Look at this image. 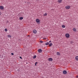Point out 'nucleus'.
<instances>
[{
    "instance_id": "obj_1",
    "label": "nucleus",
    "mask_w": 78,
    "mask_h": 78,
    "mask_svg": "<svg viewBox=\"0 0 78 78\" xmlns=\"http://www.w3.org/2000/svg\"><path fill=\"white\" fill-rule=\"evenodd\" d=\"M65 8L66 9H69L70 8V6L68 5L65 7Z\"/></svg>"
},
{
    "instance_id": "obj_2",
    "label": "nucleus",
    "mask_w": 78,
    "mask_h": 78,
    "mask_svg": "<svg viewBox=\"0 0 78 78\" xmlns=\"http://www.w3.org/2000/svg\"><path fill=\"white\" fill-rule=\"evenodd\" d=\"M66 37L68 38L69 37L70 35L69 34H66Z\"/></svg>"
},
{
    "instance_id": "obj_3",
    "label": "nucleus",
    "mask_w": 78,
    "mask_h": 78,
    "mask_svg": "<svg viewBox=\"0 0 78 78\" xmlns=\"http://www.w3.org/2000/svg\"><path fill=\"white\" fill-rule=\"evenodd\" d=\"M36 21L37 23H39V22H40V20H39L38 19H37L36 20Z\"/></svg>"
},
{
    "instance_id": "obj_4",
    "label": "nucleus",
    "mask_w": 78,
    "mask_h": 78,
    "mask_svg": "<svg viewBox=\"0 0 78 78\" xmlns=\"http://www.w3.org/2000/svg\"><path fill=\"white\" fill-rule=\"evenodd\" d=\"M63 74H67V71H66V70H64L63 72Z\"/></svg>"
},
{
    "instance_id": "obj_5",
    "label": "nucleus",
    "mask_w": 78,
    "mask_h": 78,
    "mask_svg": "<svg viewBox=\"0 0 78 78\" xmlns=\"http://www.w3.org/2000/svg\"><path fill=\"white\" fill-rule=\"evenodd\" d=\"M33 32L34 34H36V33H37V31L36 30H34L33 31Z\"/></svg>"
},
{
    "instance_id": "obj_6",
    "label": "nucleus",
    "mask_w": 78,
    "mask_h": 78,
    "mask_svg": "<svg viewBox=\"0 0 78 78\" xmlns=\"http://www.w3.org/2000/svg\"><path fill=\"white\" fill-rule=\"evenodd\" d=\"M49 61H53V59L51 58H50L48 59Z\"/></svg>"
},
{
    "instance_id": "obj_7",
    "label": "nucleus",
    "mask_w": 78,
    "mask_h": 78,
    "mask_svg": "<svg viewBox=\"0 0 78 78\" xmlns=\"http://www.w3.org/2000/svg\"><path fill=\"white\" fill-rule=\"evenodd\" d=\"M75 59H76V61H78V56H76L75 57Z\"/></svg>"
},
{
    "instance_id": "obj_8",
    "label": "nucleus",
    "mask_w": 78,
    "mask_h": 78,
    "mask_svg": "<svg viewBox=\"0 0 78 78\" xmlns=\"http://www.w3.org/2000/svg\"><path fill=\"white\" fill-rule=\"evenodd\" d=\"M0 9H4V7L3 6H0Z\"/></svg>"
},
{
    "instance_id": "obj_9",
    "label": "nucleus",
    "mask_w": 78,
    "mask_h": 78,
    "mask_svg": "<svg viewBox=\"0 0 78 78\" xmlns=\"http://www.w3.org/2000/svg\"><path fill=\"white\" fill-rule=\"evenodd\" d=\"M38 51L39 53H42V50L41 49H40L38 50Z\"/></svg>"
},
{
    "instance_id": "obj_10",
    "label": "nucleus",
    "mask_w": 78,
    "mask_h": 78,
    "mask_svg": "<svg viewBox=\"0 0 78 78\" xmlns=\"http://www.w3.org/2000/svg\"><path fill=\"white\" fill-rule=\"evenodd\" d=\"M20 20H23V17H21L19 18Z\"/></svg>"
},
{
    "instance_id": "obj_11",
    "label": "nucleus",
    "mask_w": 78,
    "mask_h": 78,
    "mask_svg": "<svg viewBox=\"0 0 78 78\" xmlns=\"http://www.w3.org/2000/svg\"><path fill=\"white\" fill-rule=\"evenodd\" d=\"M7 37H12L10 35H7Z\"/></svg>"
},
{
    "instance_id": "obj_12",
    "label": "nucleus",
    "mask_w": 78,
    "mask_h": 78,
    "mask_svg": "<svg viewBox=\"0 0 78 78\" xmlns=\"http://www.w3.org/2000/svg\"><path fill=\"white\" fill-rule=\"evenodd\" d=\"M49 47H51L52 46V43H51L49 44Z\"/></svg>"
},
{
    "instance_id": "obj_13",
    "label": "nucleus",
    "mask_w": 78,
    "mask_h": 78,
    "mask_svg": "<svg viewBox=\"0 0 78 78\" xmlns=\"http://www.w3.org/2000/svg\"><path fill=\"white\" fill-rule=\"evenodd\" d=\"M76 29H75V28H74L73 29V31H76Z\"/></svg>"
},
{
    "instance_id": "obj_14",
    "label": "nucleus",
    "mask_w": 78,
    "mask_h": 78,
    "mask_svg": "<svg viewBox=\"0 0 78 78\" xmlns=\"http://www.w3.org/2000/svg\"><path fill=\"white\" fill-rule=\"evenodd\" d=\"M62 28H65L66 26H65V25H62Z\"/></svg>"
},
{
    "instance_id": "obj_15",
    "label": "nucleus",
    "mask_w": 78,
    "mask_h": 78,
    "mask_svg": "<svg viewBox=\"0 0 78 78\" xmlns=\"http://www.w3.org/2000/svg\"><path fill=\"white\" fill-rule=\"evenodd\" d=\"M49 44V43L48 42H47L45 44V45H48Z\"/></svg>"
},
{
    "instance_id": "obj_16",
    "label": "nucleus",
    "mask_w": 78,
    "mask_h": 78,
    "mask_svg": "<svg viewBox=\"0 0 78 78\" xmlns=\"http://www.w3.org/2000/svg\"><path fill=\"white\" fill-rule=\"evenodd\" d=\"M36 58V56L34 55V56L33 58V59H35Z\"/></svg>"
},
{
    "instance_id": "obj_17",
    "label": "nucleus",
    "mask_w": 78,
    "mask_h": 78,
    "mask_svg": "<svg viewBox=\"0 0 78 78\" xmlns=\"http://www.w3.org/2000/svg\"><path fill=\"white\" fill-rule=\"evenodd\" d=\"M62 0H59V3H61L62 2Z\"/></svg>"
},
{
    "instance_id": "obj_18",
    "label": "nucleus",
    "mask_w": 78,
    "mask_h": 78,
    "mask_svg": "<svg viewBox=\"0 0 78 78\" xmlns=\"http://www.w3.org/2000/svg\"><path fill=\"white\" fill-rule=\"evenodd\" d=\"M47 13H45L44 14V16H47Z\"/></svg>"
},
{
    "instance_id": "obj_19",
    "label": "nucleus",
    "mask_w": 78,
    "mask_h": 78,
    "mask_svg": "<svg viewBox=\"0 0 78 78\" xmlns=\"http://www.w3.org/2000/svg\"><path fill=\"white\" fill-rule=\"evenodd\" d=\"M5 31H7L8 30H7V29H5Z\"/></svg>"
},
{
    "instance_id": "obj_20",
    "label": "nucleus",
    "mask_w": 78,
    "mask_h": 78,
    "mask_svg": "<svg viewBox=\"0 0 78 78\" xmlns=\"http://www.w3.org/2000/svg\"><path fill=\"white\" fill-rule=\"evenodd\" d=\"M37 62H36L35 63V66H37Z\"/></svg>"
},
{
    "instance_id": "obj_21",
    "label": "nucleus",
    "mask_w": 78,
    "mask_h": 78,
    "mask_svg": "<svg viewBox=\"0 0 78 78\" xmlns=\"http://www.w3.org/2000/svg\"><path fill=\"white\" fill-rule=\"evenodd\" d=\"M40 42L41 43H42L43 42V41H40Z\"/></svg>"
},
{
    "instance_id": "obj_22",
    "label": "nucleus",
    "mask_w": 78,
    "mask_h": 78,
    "mask_svg": "<svg viewBox=\"0 0 78 78\" xmlns=\"http://www.w3.org/2000/svg\"><path fill=\"white\" fill-rule=\"evenodd\" d=\"M12 55H14V53H11Z\"/></svg>"
},
{
    "instance_id": "obj_23",
    "label": "nucleus",
    "mask_w": 78,
    "mask_h": 78,
    "mask_svg": "<svg viewBox=\"0 0 78 78\" xmlns=\"http://www.w3.org/2000/svg\"><path fill=\"white\" fill-rule=\"evenodd\" d=\"M72 43H73V41H71V44H72Z\"/></svg>"
},
{
    "instance_id": "obj_24",
    "label": "nucleus",
    "mask_w": 78,
    "mask_h": 78,
    "mask_svg": "<svg viewBox=\"0 0 78 78\" xmlns=\"http://www.w3.org/2000/svg\"><path fill=\"white\" fill-rule=\"evenodd\" d=\"M0 15H2V13L0 12Z\"/></svg>"
},
{
    "instance_id": "obj_25",
    "label": "nucleus",
    "mask_w": 78,
    "mask_h": 78,
    "mask_svg": "<svg viewBox=\"0 0 78 78\" xmlns=\"http://www.w3.org/2000/svg\"><path fill=\"white\" fill-rule=\"evenodd\" d=\"M57 55H59V53L57 52Z\"/></svg>"
},
{
    "instance_id": "obj_26",
    "label": "nucleus",
    "mask_w": 78,
    "mask_h": 78,
    "mask_svg": "<svg viewBox=\"0 0 78 78\" xmlns=\"http://www.w3.org/2000/svg\"><path fill=\"white\" fill-rule=\"evenodd\" d=\"M44 39H46V38H44Z\"/></svg>"
},
{
    "instance_id": "obj_27",
    "label": "nucleus",
    "mask_w": 78,
    "mask_h": 78,
    "mask_svg": "<svg viewBox=\"0 0 78 78\" xmlns=\"http://www.w3.org/2000/svg\"><path fill=\"white\" fill-rule=\"evenodd\" d=\"M76 78H78V76H76Z\"/></svg>"
},
{
    "instance_id": "obj_28",
    "label": "nucleus",
    "mask_w": 78,
    "mask_h": 78,
    "mask_svg": "<svg viewBox=\"0 0 78 78\" xmlns=\"http://www.w3.org/2000/svg\"><path fill=\"white\" fill-rule=\"evenodd\" d=\"M20 58H21V59H22V57H20Z\"/></svg>"
},
{
    "instance_id": "obj_29",
    "label": "nucleus",
    "mask_w": 78,
    "mask_h": 78,
    "mask_svg": "<svg viewBox=\"0 0 78 78\" xmlns=\"http://www.w3.org/2000/svg\"><path fill=\"white\" fill-rule=\"evenodd\" d=\"M59 55H60V53L59 52Z\"/></svg>"
},
{
    "instance_id": "obj_30",
    "label": "nucleus",
    "mask_w": 78,
    "mask_h": 78,
    "mask_svg": "<svg viewBox=\"0 0 78 78\" xmlns=\"http://www.w3.org/2000/svg\"><path fill=\"white\" fill-rule=\"evenodd\" d=\"M49 42H51V41H49Z\"/></svg>"
},
{
    "instance_id": "obj_31",
    "label": "nucleus",
    "mask_w": 78,
    "mask_h": 78,
    "mask_svg": "<svg viewBox=\"0 0 78 78\" xmlns=\"http://www.w3.org/2000/svg\"><path fill=\"white\" fill-rule=\"evenodd\" d=\"M7 22H8V21H7Z\"/></svg>"
}]
</instances>
